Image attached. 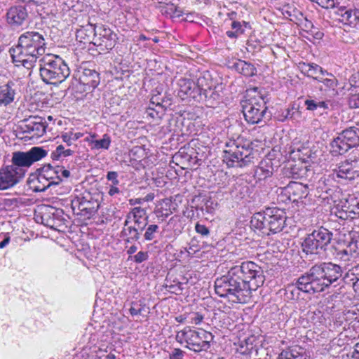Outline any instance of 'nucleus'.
<instances>
[{
  "mask_svg": "<svg viewBox=\"0 0 359 359\" xmlns=\"http://www.w3.org/2000/svg\"><path fill=\"white\" fill-rule=\"evenodd\" d=\"M299 67L302 73L309 77H312L313 79L319 73L324 74L327 71L315 63H299Z\"/></svg>",
  "mask_w": 359,
  "mask_h": 359,
  "instance_id": "c85d7f7f",
  "label": "nucleus"
},
{
  "mask_svg": "<svg viewBox=\"0 0 359 359\" xmlns=\"http://www.w3.org/2000/svg\"><path fill=\"white\" fill-rule=\"evenodd\" d=\"M163 111L164 109H161V111L157 110L155 109V107H151V106L149 104V107L147 109L146 113L149 116L156 119L161 118V115L163 114Z\"/></svg>",
  "mask_w": 359,
  "mask_h": 359,
  "instance_id": "de8ad7c7",
  "label": "nucleus"
},
{
  "mask_svg": "<svg viewBox=\"0 0 359 359\" xmlns=\"http://www.w3.org/2000/svg\"><path fill=\"white\" fill-rule=\"evenodd\" d=\"M165 100L160 98L157 95L152 96L150 105H155L156 107L161 108V109H165Z\"/></svg>",
  "mask_w": 359,
  "mask_h": 359,
  "instance_id": "8fccbe9b",
  "label": "nucleus"
},
{
  "mask_svg": "<svg viewBox=\"0 0 359 359\" xmlns=\"http://www.w3.org/2000/svg\"><path fill=\"white\" fill-rule=\"evenodd\" d=\"M13 86L14 83L12 81L0 86V107L7 106L14 100L15 92L13 88Z\"/></svg>",
  "mask_w": 359,
  "mask_h": 359,
  "instance_id": "b1692460",
  "label": "nucleus"
},
{
  "mask_svg": "<svg viewBox=\"0 0 359 359\" xmlns=\"http://www.w3.org/2000/svg\"><path fill=\"white\" fill-rule=\"evenodd\" d=\"M100 82V74L97 72L95 69H83L74 75L72 84L73 86L79 85V90L83 93L93 91Z\"/></svg>",
  "mask_w": 359,
  "mask_h": 359,
  "instance_id": "4468645a",
  "label": "nucleus"
},
{
  "mask_svg": "<svg viewBox=\"0 0 359 359\" xmlns=\"http://www.w3.org/2000/svg\"><path fill=\"white\" fill-rule=\"evenodd\" d=\"M221 87L214 85L201 93V99L197 102H203L208 107H215L222 101V92Z\"/></svg>",
  "mask_w": 359,
  "mask_h": 359,
  "instance_id": "6ab92c4d",
  "label": "nucleus"
},
{
  "mask_svg": "<svg viewBox=\"0 0 359 359\" xmlns=\"http://www.w3.org/2000/svg\"><path fill=\"white\" fill-rule=\"evenodd\" d=\"M273 168L271 165L261 162L260 165L256 168L254 176L257 180H266L271 176Z\"/></svg>",
  "mask_w": 359,
  "mask_h": 359,
  "instance_id": "c756f323",
  "label": "nucleus"
},
{
  "mask_svg": "<svg viewBox=\"0 0 359 359\" xmlns=\"http://www.w3.org/2000/svg\"><path fill=\"white\" fill-rule=\"evenodd\" d=\"M333 233L323 226L318 227L306 235L302 243V251L306 255H320L331 243Z\"/></svg>",
  "mask_w": 359,
  "mask_h": 359,
  "instance_id": "6e6552de",
  "label": "nucleus"
},
{
  "mask_svg": "<svg viewBox=\"0 0 359 359\" xmlns=\"http://www.w3.org/2000/svg\"><path fill=\"white\" fill-rule=\"evenodd\" d=\"M357 245H359V242L356 240H352L346 246L348 249V252H349V254L352 256V257H354L359 254L357 250Z\"/></svg>",
  "mask_w": 359,
  "mask_h": 359,
  "instance_id": "49530a36",
  "label": "nucleus"
},
{
  "mask_svg": "<svg viewBox=\"0 0 359 359\" xmlns=\"http://www.w3.org/2000/svg\"><path fill=\"white\" fill-rule=\"evenodd\" d=\"M243 113L245 121L251 124L259 123L271 117L266 101L262 95H255L245 100L243 104Z\"/></svg>",
  "mask_w": 359,
  "mask_h": 359,
  "instance_id": "9d476101",
  "label": "nucleus"
},
{
  "mask_svg": "<svg viewBox=\"0 0 359 359\" xmlns=\"http://www.w3.org/2000/svg\"><path fill=\"white\" fill-rule=\"evenodd\" d=\"M302 25L308 32H312V29L314 28L313 22L311 20H309L306 18H304V22H302Z\"/></svg>",
  "mask_w": 359,
  "mask_h": 359,
  "instance_id": "774afa93",
  "label": "nucleus"
},
{
  "mask_svg": "<svg viewBox=\"0 0 359 359\" xmlns=\"http://www.w3.org/2000/svg\"><path fill=\"white\" fill-rule=\"evenodd\" d=\"M36 171L39 172L38 179L42 177L44 180H55V178L60 180L61 177L67 178L70 176V172L61 166L53 168L50 165H48L38 169Z\"/></svg>",
  "mask_w": 359,
  "mask_h": 359,
  "instance_id": "aec40b11",
  "label": "nucleus"
},
{
  "mask_svg": "<svg viewBox=\"0 0 359 359\" xmlns=\"http://www.w3.org/2000/svg\"><path fill=\"white\" fill-rule=\"evenodd\" d=\"M195 149L190 147H182L172 156V162L182 170L193 169L201 161L196 155Z\"/></svg>",
  "mask_w": 359,
  "mask_h": 359,
  "instance_id": "dca6fc26",
  "label": "nucleus"
},
{
  "mask_svg": "<svg viewBox=\"0 0 359 359\" xmlns=\"http://www.w3.org/2000/svg\"><path fill=\"white\" fill-rule=\"evenodd\" d=\"M195 230L196 233L201 234L202 236H208L210 235L209 229L206 226L201 224L198 222L196 224Z\"/></svg>",
  "mask_w": 359,
  "mask_h": 359,
  "instance_id": "603ef678",
  "label": "nucleus"
},
{
  "mask_svg": "<svg viewBox=\"0 0 359 359\" xmlns=\"http://www.w3.org/2000/svg\"><path fill=\"white\" fill-rule=\"evenodd\" d=\"M195 83L197 88L200 90V93H202L208 88L213 87L215 85L209 72L201 73Z\"/></svg>",
  "mask_w": 359,
  "mask_h": 359,
  "instance_id": "cd10ccee",
  "label": "nucleus"
},
{
  "mask_svg": "<svg viewBox=\"0 0 359 359\" xmlns=\"http://www.w3.org/2000/svg\"><path fill=\"white\" fill-rule=\"evenodd\" d=\"M334 256L335 259L343 262H347L352 257L346 247L343 249H336Z\"/></svg>",
  "mask_w": 359,
  "mask_h": 359,
  "instance_id": "37998d69",
  "label": "nucleus"
},
{
  "mask_svg": "<svg viewBox=\"0 0 359 359\" xmlns=\"http://www.w3.org/2000/svg\"><path fill=\"white\" fill-rule=\"evenodd\" d=\"M92 143L94 144V147L97 149H107L110 146L111 139L107 134H104L101 140H93Z\"/></svg>",
  "mask_w": 359,
  "mask_h": 359,
  "instance_id": "e433bc0d",
  "label": "nucleus"
},
{
  "mask_svg": "<svg viewBox=\"0 0 359 359\" xmlns=\"http://www.w3.org/2000/svg\"><path fill=\"white\" fill-rule=\"evenodd\" d=\"M180 218L177 215L172 217L167 223V228L168 230H175V227L180 223Z\"/></svg>",
  "mask_w": 359,
  "mask_h": 359,
  "instance_id": "5fc2aeb1",
  "label": "nucleus"
},
{
  "mask_svg": "<svg viewBox=\"0 0 359 359\" xmlns=\"http://www.w3.org/2000/svg\"><path fill=\"white\" fill-rule=\"evenodd\" d=\"M287 189L289 194L299 198L306 197L309 193L308 185L298 181H290Z\"/></svg>",
  "mask_w": 359,
  "mask_h": 359,
  "instance_id": "a878e982",
  "label": "nucleus"
},
{
  "mask_svg": "<svg viewBox=\"0 0 359 359\" xmlns=\"http://www.w3.org/2000/svg\"><path fill=\"white\" fill-rule=\"evenodd\" d=\"M21 128L23 133L26 134L22 138H38L45 134L47 124L44 118L34 116L25 120V123Z\"/></svg>",
  "mask_w": 359,
  "mask_h": 359,
  "instance_id": "f3484780",
  "label": "nucleus"
},
{
  "mask_svg": "<svg viewBox=\"0 0 359 359\" xmlns=\"http://www.w3.org/2000/svg\"><path fill=\"white\" fill-rule=\"evenodd\" d=\"M100 196L97 193L92 194L85 191L81 196L76 197L72 203L74 210H78L77 215L86 219L91 218L98 210L100 203Z\"/></svg>",
  "mask_w": 359,
  "mask_h": 359,
  "instance_id": "f8f14e48",
  "label": "nucleus"
},
{
  "mask_svg": "<svg viewBox=\"0 0 359 359\" xmlns=\"http://www.w3.org/2000/svg\"><path fill=\"white\" fill-rule=\"evenodd\" d=\"M231 67L247 77L252 76L257 73V69L253 65L242 60H238L233 62Z\"/></svg>",
  "mask_w": 359,
  "mask_h": 359,
  "instance_id": "393cba45",
  "label": "nucleus"
},
{
  "mask_svg": "<svg viewBox=\"0 0 359 359\" xmlns=\"http://www.w3.org/2000/svg\"><path fill=\"white\" fill-rule=\"evenodd\" d=\"M117 35L110 28L102 25L95 32L93 44L99 53H107L112 50L117 42Z\"/></svg>",
  "mask_w": 359,
  "mask_h": 359,
  "instance_id": "ddd939ff",
  "label": "nucleus"
},
{
  "mask_svg": "<svg viewBox=\"0 0 359 359\" xmlns=\"http://www.w3.org/2000/svg\"><path fill=\"white\" fill-rule=\"evenodd\" d=\"M19 181H0V190H6L13 187Z\"/></svg>",
  "mask_w": 359,
  "mask_h": 359,
  "instance_id": "680f3d73",
  "label": "nucleus"
},
{
  "mask_svg": "<svg viewBox=\"0 0 359 359\" xmlns=\"http://www.w3.org/2000/svg\"><path fill=\"white\" fill-rule=\"evenodd\" d=\"M252 142L238 137L236 140H229L226 142L224 150V161L229 167H242L251 162L255 151Z\"/></svg>",
  "mask_w": 359,
  "mask_h": 359,
  "instance_id": "423d86ee",
  "label": "nucleus"
},
{
  "mask_svg": "<svg viewBox=\"0 0 359 359\" xmlns=\"http://www.w3.org/2000/svg\"><path fill=\"white\" fill-rule=\"evenodd\" d=\"M145 215L146 210L141 207H135L127 215L126 219L130 222V220H133V218H136L137 215L139 216V217H143Z\"/></svg>",
  "mask_w": 359,
  "mask_h": 359,
  "instance_id": "79ce46f5",
  "label": "nucleus"
},
{
  "mask_svg": "<svg viewBox=\"0 0 359 359\" xmlns=\"http://www.w3.org/2000/svg\"><path fill=\"white\" fill-rule=\"evenodd\" d=\"M342 276V269L338 264L323 262L313 266L296 281L302 292L314 294L323 291Z\"/></svg>",
  "mask_w": 359,
  "mask_h": 359,
  "instance_id": "f03ea898",
  "label": "nucleus"
},
{
  "mask_svg": "<svg viewBox=\"0 0 359 359\" xmlns=\"http://www.w3.org/2000/svg\"><path fill=\"white\" fill-rule=\"evenodd\" d=\"M348 104L351 108H359V93L352 95L349 98Z\"/></svg>",
  "mask_w": 359,
  "mask_h": 359,
  "instance_id": "13d9d810",
  "label": "nucleus"
},
{
  "mask_svg": "<svg viewBox=\"0 0 359 359\" xmlns=\"http://www.w3.org/2000/svg\"><path fill=\"white\" fill-rule=\"evenodd\" d=\"M49 214L54 215L53 212H44L41 216V222L44 224L45 226H49L50 228H53L55 224L54 219L50 218Z\"/></svg>",
  "mask_w": 359,
  "mask_h": 359,
  "instance_id": "a18cd8bd",
  "label": "nucleus"
},
{
  "mask_svg": "<svg viewBox=\"0 0 359 359\" xmlns=\"http://www.w3.org/2000/svg\"><path fill=\"white\" fill-rule=\"evenodd\" d=\"M312 2L317 3L320 6L323 8L329 9L333 8L335 6L334 0H310Z\"/></svg>",
  "mask_w": 359,
  "mask_h": 359,
  "instance_id": "09e8293b",
  "label": "nucleus"
},
{
  "mask_svg": "<svg viewBox=\"0 0 359 359\" xmlns=\"http://www.w3.org/2000/svg\"><path fill=\"white\" fill-rule=\"evenodd\" d=\"M140 229L137 226H128L127 228H123L121 233L123 236H128L127 241L129 242L131 241H138L140 239Z\"/></svg>",
  "mask_w": 359,
  "mask_h": 359,
  "instance_id": "72a5a7b5",
  "label": "nucleus"
},
{
  "mask_svg": "<svg viewBox=\"0 0 359 359\" xmlns=\"http://www.w3.org/2000/svg\"><path fill=\"white\" fill-rule=\"evenodd\" d=\"M204 317L199 313H194L191 318V323L195 325H199L203 321Z\"/></svg>",
  "mask_w": 359,
  "mask_h": 359,
  "instance_id": "69168bd1",
  "label": "nucleus"
},
{
  "mask_svg": "<svg viewBox=\"0 0 359 359\" xmlns=\"http://www.w3.org/2000/svg\"><path fill=\"white\" fill-rule=\"evenodd\" d=\"M142 218V217H139V216L137 215L136 218H133V221L135 222V226H137L138 229H140V231H142L147 225V217H145L144 219V222L141 221Z\"/></svg>",
  "mask_w": 359,
  "mask_h": 359,
  "instance_id": "6e6d98bb",
  "label": "nucleus"
},
{
  "mask_svg": "<svg viewBox=\"0 0 359 359\" xmlns=\"http://www.w3.org/2000/svg\"><path fill=\"white\" fill-rule=\"evenodd\" d=\"M72 135H73L72 132L65 133L61 135V138L62 139L63 142L67 143L68 146L72 144Z\"/></svg>",
  "mask_w": 359,
  "mask_h": 359,
  "instance_id": "0e129e2a",
  "label": "nucleus"
},
{
  "mask_svg": "<svg viewBox=\"0 0 359 359\" xmlns=\"http://www.w3.org/2000/svg\"><path fill=\"white\" fill-rule=\"evenodd\" d=\"M149 258V255L147 252L144 251H140L134 255L133 260L136 263L140 264L146 260H147Z\"/></svg>",
  "mask_w": 359,
  "mask_h": 359,
  "instance_id": "864d4df0",
  "label": "nucleus"
},
{
  "mask_svg": "<svg viewBox=\"0 0 359 359\" xmlns=\"http://www.w3.org/2000/svg\"><path fill=\"white\" fill-rule=\"evenodd\" d=\"M305 105L306 106V109L310 111L318 110V109L326 110L328 108V104L325 102H317L313 100H306L305 101Z\"/></svg>",
  "mask_w": 359,
  "mask_h": 359,
  "instance_id": "f704fd0d",
  "label": "nucleus"
},
{
  "mask_svg": "<svg viewBox=\"0 0 359 359\" xmlns=\"http://www.w3.org/2000/svg\"><path fill=\"white\" fill-rule=\"evenodd\" d=\"M179 87L178 96L182 100L191 98L195 101L201 99L200 90L197 88L195 81L190 79L181 78L177 81Z\"/></svg>",
  "mask_w": 359,
  "mask_h": 359,
  "instance_id": "a211bd4d",
  "label": "nucleus"
},
{
  "mask_svg": "<svg viewBox=\"0 0 359 359\" xmlns=\"http://www.w3.org/2000/svg\"><path fill=\"white\" fill-rule=\"evenodd\" d=\"M161 205L165 206V213L164 215L165 217H168L173 212L177 210V205L175 203H173L170 198H165L162 201Z\"/></svg>",
  "mask_w": 359,
  "mask_h": 359,
  "instance_id": "4c0bfd02",
  "label": "nucleus"
},
{
  "mask_svg": "<svg viewBox=\"0 0 359 359\" xmlns=\"http://www.w3.org/2000/svg\"><path fill=\"white\" fill-rule=\"evenodd\" d=\"M323 75H327V77L325 79H323L322 85L319 86V89L320 90H334L335 87L337 86V79L336 77L331 73H329L327 71H326Z\"/></svg>",
  "mask_w": 359,
  "mask_h": 359,
  "instance_id": "7c9ffc66",
  "label": "nucleus"
},
{
  "mask_svg": "<svg viewBox=\"0 0 359 359\" xmlns=\"http://www.w3.org/2000/svg\"><path fill=\"white\" fill-rule=\"evenodd\" d=\"M215 336L203 329L198 330L186 327L177 332L176 339L180 343L184 341L185 347L194 352L207 351L210 348Z\"/></svg>",
  "mask_w": 359,
  "mask_h": 359,
  "instance_id": "0eeeda50",
  "label": "nucleus"
},
{
  "mask_svg": "<svg viewBox=\"0 0 359 359\" xmlns=\"http://www.w3.org/2000/svg\"><path fill=\"white\" fill-rule=\"evenodd\" d=\"M9 53L13 62L15 63V66L22 65L28 69L34 67V63L39 57V56H34L32 55H22V53L18 54L15 50L11 48L9 49Z\"/></svg>",
  "mask_w": 359,
  "mask_h": 359,
  "instance_id": "5701e85b",
  "label": "nucleus"
},
{
  "mask_svg": "<svg viewBox=\"0 0 359 359\" xmlns=\"http://www.w3.org/2000/svg\"><path fill=\"white\" fill-rule=\"evenodd\" d=\"M28 16L26 8L22 6L11 7L7 12V21L13 26H20Z\"/></svg>",
  "mask_w": 359,
  "mask_h": 359,
  "instance_id": "4be33fe9",
  "label": "nucleus"
},
{
  "mask_svg": "<svg viewBox=\"0 0 359 359\" xmlns=\"http://www.w3.org/2000/svg\"><path fill=\"white\" fill-rule=\"evenodd\" d=\"M359 145V128L350 127L344 130L330 143V153L334 156L343 155Z\"/></svg>",
  "mask_w": 359,
  "mask_h": 359,
  "instance_id": "9b49d317",
  "label": "nucleus"
},
{
  "mask_svg": "<svg viewBox=\"0 0 359 359\" xmlns=\"http://www.w3.org/2000/svg\"><path fill=\"white\" fill-rule=\"evenodd\" d=\"M39 73L46 84L58 86L70 75L67 64L60 56L46 54L39 60Z\"/></svg>",
  "mask_w": 359,
  "mask_h": 359,
  "instance_id": "20e7f679",
  "label": "nucleus"
},
{
  "mask_svg": "<svg viewBox=\"0 0 359 359\" xmlns=\"http://www.w3.org/2000/svg\"><path fill=\"white\" fill-rule=\"evenodd\" d=\"M154 213L156 215V217H158V219H161L162 221L164 220V219L167 217L164 215V213H165V206L163 205H162V206L161 208H156L154 210Z\"/></svg>",
  "mask_w": 359,
  "mask_h": 359,
  "instance_id": "052dcab7",
  "label": "nucleus"
},
{
  "mask_svg": "<svg viewBox=\"0 0 359 359\" xmlns=\"http://www.w3.org/2000/svg\"><path fill=\"white\" fill-rule=\"evenodd\" d=\"M359 11L347 10L341 14V21L346 24L355 26L359 22Z\"/></svg>",
  "mask_w": 359,
  "mask_h": 359,
  "instance_id": "2f4dec72",
  "label": "nucleus"
},
{
  "mask_svg": "<svg viewBox=\"0 0 359 359\" xmlns=\"http://www.w3.org/2000/svg\"><path fill=\"white\" fill-rule=\"evenodd\" d=\"M290 359H297L299 357H303V348L301 346H292L285 349Z\"/></svg>",
  "mask_w": 359,
  "mask_h": 359,
  "instance_id": "58836bf2",
  "label": "nucleus"
},
{
  "mask_svg": "<svg viewBox=\"0 0 359 359\" xmlns=\"http://www.w3.org/2000/svg\"><path fill=\"white\" fill-rule=\"evenodd\" d=\"M264 271L253 262H245L230 268L227 273L215 281V290L221 297H233L239 303H247L252 292L262 286Z\"/></svg>",
  "mask_w": 359,
  "mask_h": 359,
  "instance_id": "f257e3e1",
  "label": "nucleus"
},
{
  "mask_svg": "<svg viewBox=\"0 0 359 359\" xmlns=\"http://www.w3.org/2000/svg\"><path fill=\"white\" fill-rule=\"evenodd\" d=\"M299 112L292 107L291 109H287L286 111V114L285 115V118H294L295 114L299 115Z\"/></svg>",
  "mask_w": 359,
  "mask_h": 359,
  "instance_id": "338daca9",
  "label": "nucleus"
},
{
  "mask_svg": "<svg viewBox=\"0 0 359 359\" xmlns=\"http://www.w3.org/2000/svg\"><path fill=\"white\" fill-rule=\"evenodd\" d=\"M186 353L180 348H174L169 355V359H184Z\"/></svg>",
  "mask_w": 359,
  "mask_h": 359,
  "instance_id": "3c124183",
  "label": "nucleus"
},
{
  "mask_svg": "<svg viewBox=\"0 0 359 359\" xmlns=\"http://www.w3.org/2000/svg\"><path fill=\"white\" fill-rule=\"evenodd\" d=\"M231 26V28L233 29H235L236 33L239 34L240 35L243 34L244 33V32H245V29H243V25L241 24V22H238V21L233 20L232 22Z\"/></svg>",
  "mask_w": 359,
  "mask_h": 359,
  "instance_id": "bf43d9fd",
  "label": "nucleus"
},
{
  "mask_svg": "<svg viewBox=\"0 0 359 359\" xmlns=\"http://www.w3.org/2000/svg\"><path fill=\"white\" fill-rule=\"evenodd\" d=\"M47 155L42 147H34L28 151H16L13 154V165H7L0 170V180H20L24 177V167H29Z\"/></svg>",
  "mask_w": 359,
  "mask_h": 359,
  "instance_id": "7ed1b4c3",
  "label": "nucleus"
},
{
  "mask_svg": "<svg viewBox=\"0 0 359 359\" xmlns=\"http://www.w3.org/2000/svg\"><path fill=\"white\" fill-rule=\"evenodd\" d=\"M158 226L157 224H150L146 229V231L144 234V238L145 241H152L155 238L156 233L158 231Z\"/></svg>",
  "mask_w": 359,
  "mask_h": 359,
  "instance_id": "ea45409f",
  "label": "nucleus"
},
{
  "mask_svg": "<svg viewBox=\"0 0 359 359\" xmlns=\"http://www.w3.org/2000/svg\"><path fill=\"white\" fill-rule=\"evenodd\" d=\"M287 219L286 212L277 207L267 208L263 212H256L252 217V228L269 236L283 231Z\"/></svg>",
  "mask_w": 359,
  "mask_h": 359,
  "instance_id": "39448f33",
  "label": "nucleus"
},
{
  "mask_svg": "<svg viewBox=\"0 0 359 359\" xmlns=\"http://www.w3.org/2000/svg\"><path fill=\"white\" fill-rule=\"evenodd\" d=\"M95 32H96V26L93 24L88 22V24L84 27L82 26L76 32V38L81 39H89L90 36L93 34L95 36Z\"/></svg>",
  "mask_w": 359,
  "mask_h": 359,
  "instance_id": "473e14b6",
  "label": "nucleus"
},
{
  "mask_svg": "<svg viewBox=\"0 0 359 359\" xmlns=\"http://www.w3.org/2000/svg\"><path fill=\"white\" fill-rule=\"evenodd\" d=\"M166 287L168 288L169 292H170L171 293H174L175 294H181L183 290L182 283L181 282H178L177 286L169 285H167Z\"/></svg>",
  "mask_w": 359,
  "mask_h": 359,
  "instance_id": "4d7b16f0",
  "label": "nucleus"
},
{
  "mask_svg": "<svg viewBox=\"0 0 359 359\" xmlns=\"http://www.w3.org/2000/svg\"><path fill=\"white\" fill-rule=\"evenodd\" d=\"M74 151L71 149H65V147L60 144L56 147V149L51 154V158L53 160H58L62 155L63 156H69L72 155Z\"/></svg>",
  "mask_w": 359,
  "mask_h": 359,
  "instance_id": "c9c22d12",
  "label": "nucleus"
},
{
  "mask_svg": "<svg viewBox=\"0 0 359 359\" xmlns=\"http://www.w3.org/2000/svg\"><path fill=\"white\" fill-rule=\"evenodd\" d=\"M330 177L341 178L344 180H355L359 177V171L352 168V165L348 161L342 163L337 168L332 170Z\"/></svg>",
  "mask_w": 359,
  "mask_h": 359,
  "instance_id": "412c9836",
  "label": "nucleus"
},
{
  "mask_svg": "<svg viewBox=\"0 0 359 359\" xmlns=\"http://www.w3.org/2000/svg\"><path fill=\"white\" fill-rule=\"evenodd\" d=\"M343 207L347 208L348 212H353L355 217L359 216V194L348 195L343 201Z\"/></svg>",
  "mask_w": 359,
  "mask_h": 359,
  "instance_id": "bb28decb",
  "label": "nucleus"
},
{
  "mask_svg": "<svg viewBox=\"0 0 359 359\" xmlns=\"http://www.w3.org/2000/svg\"><path fill=\"white\" fill-rule=\"evenodd\" d=\"M59 184V182H55V181H51L50 182H49L48 184V185L45 186L43 185L42 187H35L34 188V191H36V192H39V191H45L47 189L53 187V186H56V185H58Z\"/></svg>",
  "mask_w": 359,
  "mask_h": 359,
  "instance_id": "e2e57ef3",
  "label": "nucleus"
},
{
  "mask_svg": "<svg viewBox=\"0 0 359 359\" xmlns=\"http://www.w3.org/2000/svg\"><path fill=\"white\" fill-rule=\"evenodd\" d=\"M46 40L43 35L37 32H27L18 39V45L11 48L15 50L18 54L43 55L46 50Z\"/></svg>",
  "mask_w": 359,
  "mask_h": 359,
  "instance_id": "1a4fd4ad",
  "label": "nucleus"
},
{
  "mask_svg": "<svg viewBox=\"0 0 359 359\" xmlns=\"http://www.w3.org/2000/svg\"><path fill=\"white\" fill-rule=\"evenodd\" d=\"M343 203V201L341 202ZM347 208L343 207V204L341 205V208L337 209V211L335 212L336 216L341 219L346 220L348 219H353L355 217L353 212H348L346 211Z\"/></svg>",
  "mask_w": 359,
  "mask_h": 359,
  "instance_id": "c03bdc74",
  "label": "nucleus"
},
{
  "mask_svg": "<svg viewBox=\"0 0 359 359\" xmlns=\"http://www.w3.org/2000/svg\"><path fill=\"white\" fill-rule=\"evenodd\" d=\"M321 151L318 147L309 143L294 147L289 152V158L293 161L298 160L302 163H317Z\"/></svg>",
  "mask_w": 359,
  "mask_h": 359,
  "instance_id": "2eb2a0df",
  "label": "nucleus"
},
{
  "mask_svg": "<svg viewBox=\"0 0 359 359\" xmlns=\"http://www.w3.org/2000/svg\"><path fill=\"white\" fill-rule=\"evenodd\" d=\"M145 304H141L137 302H133L131 303V306L129 309V312L131 316H137L142 315V312L144 311Z\"/></svg>",
  "mask_w": 359,
  "mask_h": 359,
  "instance_id": "a19ab883",
  "label": "nucleus"
}]
</instances>
